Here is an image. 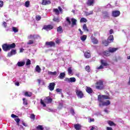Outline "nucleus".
I'll list each match as a JSON object with an SVG mask.
<instances>
[{
	"mask_svg": "<svg viewBox=\"0 0 130 130\" xmlns=\"http://www.w3.org/2000/svg\"><path fill=\"white\" fill-rule=\"evenodd\" d=\"M106 99H109V96L101 94L98 95V100L99 102L100 107H102V104L105 101Z\"/></svg>",
	"mask_w": 130,
	"mask_h": 130,
	"instance_id": "nucleus-1",
	"label": "nucleus"
},
{
	"mask_svg": "<svg viewBox=\"0 0 130 130\" xmlns=\"http://www.w3.org/2000/svg\"><path fill=\"white\" fill-rule=\"evenodd\" d=\"M51 102H52V99L48 97L46 98L44 101L41 100V105H42L43 107H46V103H47L48 104L49 103H51Z\"/></svg>",
	"mask_w": 130,
	"mask_h": 130,
	"instance_id": "nucleus-2",
	"label": "nucleus"
},
{
	"mask_svg": "<svg viewBox=\"0 0 130 130\" xmlns=\"http://www.w3.org/2000/svg\"><path fill=\"white\" fill-rule=\"evenodd\" d=\"M101 66L100 67H96V70H103L104 67H107L108 66V63L105 60H101Z\"/></svg>",
	"mask_w": 130,
	"mask_h": 130,
	"instance_id": "nucleus-3",
	"label": "nucleus"
},
{
	"mask_svg": "<svg viewBox=\"0 0 130 130\" xmlns=\"http://www.w3.org/2000/svg\"><path fill=\"white\" fill-rule=\"evenodd\" d=\"M96 89L98 90H102L104 88L103 85V81L102 80H99L96 82V85L95 86Z\"/></svg>",
	"mask_w": 130,
	"mask_h": 130,
	"instance_id": "nucleus-4",
	"label": "nucleus"
},
{
	"mask_svg": "<svg viewBox=\"0 0 130 130\" xmlns=\"http://www.w3.org/2000/svg\"><path fill=\"white\" fill-rule=\"evenodd\" d=\"M76 93L77 97L80 99H82V98H84V94L83 93V92L81 91V90L77 89L76 90Z\"/></svg>",
	"mask_w": 130,
	"mask_h": 130,
	"instance_id": "nucleus-5",
	"label": "nucleus"
},
{
	"mask_svg": "<svg viewBox=\"0 0 130 130\" xmlns=\"http://www.w3.org/2000/svg\"><path fill=\"white\" fill-rule=\"evenodd\" d=\"M64 81L65 82H67V83H75L76 82V81H77V80L75 77H71L70 78L66 77L65 78Z\"/></svg>",
	"mask_w": 130,
	"mask_h": 130,
	"instance_id": "nucleus-6",
	"label": "nucleus"
},
{
	"mask_svg": "<svg viewBox=\"0 0 130 130\" xmlns=\"http://www.w3.org/2000/svg\"><path fill=\"white\" fill-rule=\"evenodd\" d=\"M45 45L47 46V47H54V46H55V43L53 41L46 42Z\"/></svg>",
	"mask_w": 130,
	"mask_h": 130,
	"instance_id": "nucleus-7",
	"label": "nucleus"
},
{
	"mask_svg": "<svg viewBox=\"0 0 130 130\" xmlns=\"http://www.w3.org/2000/svg\"><path fill=\"white\" fill-rule=\"evenodd\" d=\"M119 16H120V11L118 10L112 11V17L116 18V17H119Z\"/></svg>",
	"mask_w": 130,
	"mask_h": 130,
	"instance_id": "nucleus-8",
	"label": "nucleus"
},
{
	"mask_svg": "<svg viewBox=\"0 0 130 130\" xmlns=\"http://www.w3.org/2000/svg\"><path fill=\"white\" fill-rule=\"evenodd\" d=\"M58 9H54L53 12L55 13L56 15H59V12H61V13H62V9L60 7H58Z\"/></svg>",
	"mask_w": 130,
	"mask_h": 130,
	"instance_id": "nucleus-9",
	"label": "nucleus"
},
{
	"mask_svg": "<svg viewBox=\"0 0 130 130\" xmlns=\"http://www.w3.org/2000/svg\"><path fill=\"white\" fill-rule=\"evenodd\" d=\"M84 56L86 58H90L91 57V52L90 50H87L84 52Z\"/></svg>",
	"mask_w": 130,
	"mask_h": 130,
	"instance_id": "nucleus-10",
	"label": "nucleus"
},
{
	"mask_svg": "<svg viewBox=\"0 0 130 130\" xmlns=\"http://www.w3.org/2000/svg\"><path fill=\"white\" fill-rule=\"evenodd\" d=\"M50 4H51V2L49 0H42V5L43 6H48Z\"/></svg>",
	"mask_w": 130,
	"mask_h": 130,
	"instance_id": "nucleus-11",
	"label": "nucleus"
},
{
	"mask_svg": "<svg viewBox=\"0 0 130 130\" xmlns=\"http://www.w3.org/2000/svg\"><path fill=\"white\" fill-rule=\"evenodd\" d=\"M2 48L4 51H8V50H10L9 44H4L3 45Z\"/></svg>",
	"mask_w": 130,
	"mask_h": 130,
	"instance_id": "nucleus-12",
	"label": "nucleus"
},
{
	"mask_svg": "<svg viewBox=\"0 0 130 130\" xmlns=\"http://www.w3.org/2000/svg\"><path fill=\"white\" fill-rule=\"evenodd\" d=\"M54 87H55V83L53 82L50 83L48 86L49 89L50 91H53V90H54Z\"/></svg>",
	"mask_w": 130,
	"mask_h": 130,
	"instance_id": "nucleus-13",
	"label": "nucleus"
},
{
	"mask_svg": "<svg viewBox=\"0 0 130 130\" xmlns=\"http://www.w3.org/2000/svg\"><path fill=\"white\" fill-rule=\"evenodd\" d=\"M17 53L16 50H12L8 54V56L11 57L12 55H15Z\"/></svg>",
	"mask_w": 130,
	"mask_h": 130,
	"instance_id": "nucleus-14",
	"label": "nucleus"
},
{
	"mask_svg": "<svg viewBox=\"0 0 130 130\" xmlns=\"http://www.w3.org/2000/svg\"><path fill=\"white\" fill-rule=\"evenodd\" d=\"M43 29L49 31V30H51L52 29V26L50 25H45L44 26Z\"/></svg>",
	"mask_w": 130,
	"mask_h": 130,
	"instance_id": "nucleus-15",
	"label": "nucleus"
},
{
	"mask_svg": "<svg viewBox=\"0 0 130 130\" xmlns=\"http://www.w3.org/2000/svg\"><path fill=\"white\" fill-rule=\"evenodd\" d=\"M38 37H40L38 35H30L28 36L27 38L28 39H35V38H38Z\"/></svg>",
	"mask_w": 130,
	"mask_h": 130,
	"instance_id": "nucleus-16",
	"label": "nucleus"
},
{
	"mask_svg": "<svg viewBox=\"0 0 130 130\" xmlns=\"http://www.w3.org/2000/svg\"><path fill=\"white\" fill-rule=\"evenodd\" d=\"M108 105H110V101L107 100L106 101H104L103 103L102 104V106H108Z\"/></svg>",
	"mask_w": 130,
	"mask_h": 130,
	"instance_id": "nucleus-17",
	"label": "nucleus"
},
{
	"mask_svg": "<svg viewBox=\"0 0 130 130\" xmlns=\"http://www.w3.org/2000/svg\"><path fill=\"white\" fill-rule=\"evenodd\" d=\"M103 18L104 19H107L109 18V13L107 11H105L103 13Z\"/></svg>",
	"mask_w": 130,
	"mask_h": 130,
	"instance_id": "nucleus-18",
	"label": "nucleus"
},
{
	"mask_svg": "<svg viewBox=\"0 0 130 130\" xmlns=\"http://www.w3.org/2000/svg\"><path fill=\"white\" fill-rule=\"evenodd\" d=\"M86 91L87 93H88V94H92V93H93V89L88 86L86 87Z\"/></svg>",
	"mask_w": 130,
	"mask_h": 130,
	"instance_id": "nucleus-19",
	"label": "nucleus"
},
{
	"mask_svg": "<svg viewBox=\"0 0 130 130\" xmlns=\"http://www.w3.org/2000/svg\"><path fill=\"white\" fill-rule=\"evenodd\" d=\"M64 77H66V73H64V72H63V73H60L58 78V79H60L61 80H62L64 78Z\"/></svg>",
	"mask_w": 130,
	"mask_h": 130,
	"instance_id": "nucleus-20",
	"label": "nucleus"
},
{
	"mask_svg": "<svg viewBox=\"0 0 130 130\" xmlns=\"http://www.w3.org/2000/svg\"><path fill=\"white\" fill-rule=\"evenodd\" d=\"M91 39L93 44H97V43H98V40H97V39L94 38V37H93L92 36L91 37Z\"/></svg>",
	"mask_w": 130,
	"mask_h": 130,
	"instance_id": "nucleus-21",
	"label": "nucleus"
},
{
	"mask_svg": "<svg viewBox=\"0 0 130 130\" xmlns=\"http://www.w3.org/2000/svg\"><path fill=\"white\" fill-rule=\"evenodd\" d=\"M71 21L72 22V27H74V26H77V19L75 18H72Z\"/></svg>",
	"mask_w": 130,
	"mask_h": 130,
	"instance_id": "nucleus-22",
	"label": "nucleus"
},
{
	"mask_svg": "<svg viewBox=\"0 0 130 130\" xmlns=\"http://www.w3.org/2000/svg\"><path fill=\"white\" fill-rule=\"evenodd\" d=\"M95 0H88L87 2V6H93Z\"/></svg>",
	"mask_w": 130,
	"mask_h": 130,
	"instance_id": "nucleus-23",
	"label": "nucleus"
},
{
	"mask_svg": "<svg viewBox=\"0 0 130 130\" xmlns=\"http://www.w3.org/2000/svg\"><path fill=\"white\" fill-rule=\"evenodd\" d=\"M114 40L113 35H110L108 38V41L109 43H111Z\"/></svg>",
	"mask_w": 130,
	"mask_h": 130,
	"instance_id": "nucleus-24",
	"label": "nucleus"
},
{
	"mask_svg": "<svg viewBox=\"0 0 130 130\" xmlns=\"http://www.w3.org/2000/svg\"><path fill=\"white\" fill-rule=\"evenodd\" d=\"M74 128L76 130H80L82 128V126H81V125L79 124H76L74 125Z\"/></svg>",
	"mask_w": 130,
	"mask_h": 130,
	"instance_id": "nucleus-25",
	"label": "nucleus"
},
{
	"mask_svg": "<svg viewBox=\"0 0 130 130\" xmlns=\"http://www.w3.org/2000/svg\"><path fill=\"white\" fill-rule=\"evenodd\" d=\"M17 65L18 67H23L25 65L24 61H19L17 62Z\"/></svg>",
	"mask_w": 130,
	"mask_h": 130,
	"instance_id": "nucleus-26",
	"label": "nucleus"
},
{
	"mask_svg": "<svg viewBox=\"0 0 130 130\" xmlns=\"http://www.w3.org/2000/svg\"><path fill=\"white\" fill-rule=\"evenodd\" d=\"M9 50L12 48H15L16 47V44L15 43H12L11 44H8Z\"/></svg>",
	"mask_w": 130,
	"mask_h": 130,
	"instance_id": "nucleus-27",
	"label": "nucleus"
},
{
	"mask_svg": "<svg viewBox=\"0 0 130 130\" xmlns=\"http://www.w3.org/2000/svg\"><path fill=\"white\" fill-rule=\"evenodd\" d=\"M36 72H37V73H41V68H40V67L39 66L37 65L35 68Z\"/></svg>",
	"mask_w": 130,
	"mask_h": 130,
	"instance_id": "nucleus-28",
	"label": "nucleus"
},
{
	"mask_svg": "<svg viewBox=\"0 0 130 130\" xmlns=\"http://www.w3.org/2000/svg\"><path fill=\"white\" fill-rule=\"evenodd\" d=\"M117 49H118V48H110L109 51H110V52H115V51H116V50H117Z\"/></svg>",
	"mask_w": 130,
	"mask_h": 130,
	"instance_id": "nucleus-29",
	"label": "nucleus"
},
{
	"mask_svg": "<svg viewBox=\"0 0 130 130\" xmlns=\"http://www.w3.org/2000/svg\"><path fill=\"white\" fill-rule=\"evenodd\" d=\"M48 74L51 75V76H56V75H57V73L55 71L54 72L49 71L48 72Z\"/></svg>",
	"mask_w": 130,
	"mask_h": 130,
	"instance_id": "nucleus-30",
	"label": "nucleus"
},
{
	"mask_svg": "<svg viewBox=\"0 0 130 130\" xmlns=\"http://www.w3.org/2000/svg\"><path fill=\"white\" fill-rule=\"evenodd\" d=\"M37 129L38 130H44V127H43V125H39L36 127Z\"/></svg>",
	"mask_w": 130,
	"mask_h": 130,
	"instance_id": "nucleus-31",
	"label": "nucleus"
},
{
	"mask_svg": "<svg viewBox=\"0 0 130 130\" xmlns=\"http://www.w3.org/2000/svg\"><path fill=\"white\" fill-rule=\"evenodd\" d=\"M104 55L105 56H109V55L110 54V51H105V52H103Z\"/></svg>",
	"mask_w": 130,
	"mask_h": 130,
	"instance_id": "nucleus-32",
	"label": "nucleus"
},
{
	"mask_svg": "<svg viewBox=\"0 0 130 130\" xmlns=\"http://www.w3.org/2000/svg\"><path fill=\"white\" fill-rule=\"evenodd\" d=\"M57 31L58 32V33H62V27H61V26H59L58 27H57Z\"/></svg>",
	"mask_w": 130,
	"mask_h": 130,
	"instance_id": "nucleus-33",
	"label": "nucleus"
},
{
	"mask_svg": "<svg viewBox=\"0 0 130 130\" xmlns=\"http://www.w3.org/2000/svg\"><path fill=\"white\" fill-rule=\"evenodd\" d=\"M25 96L26 97H31L32 96V93L28 91L25 92Z\"/></svg>",
	"mask_w": 130,
	"mask_h": 130,
	"instance_id": "nucleus-34",
	"label": "nucleus"
},
{
	"mask_svg": "<svg viewBox=\"0 0 130 130\" xmlns=\"http://www.w3.org/2000/svg\"><path fill=\"white\" fill-rule=\"evenodd\" d=\"M80 39L82 41H85L87 39V35H83L80 37Z\"/></svg>",
	"mask_w": 130,
	"mask_h": 130,
	"instance_id": "nucleus-35",
	"label": "nucleus"
},
{
	"mask_svg": "<svg viewBox=\"0 0 130 130\" xmlns=\"http://www.w3.org/2000/svg\"><path fill=\"white\" fill-rule=\"evenodd\" d=\"M12 31L13 32H14V33H18L19 32V29H18V28L16 27H12Z\"/></svg>",
	"mask_w": 130,
	"mask_h": 130,
	"instance_id": "nucleus-36",
	"label": "nucleus"
},
{
	"mask_svg": "<svg viewBox=\"0 0 130 130\" xmlns=\"http://www.w3.org/2000/svg\"><path fill=\"white\" fill-rule=\"evenodd\" d=\"M25 8H29L30 7V1H27L25 3L24 5Z\"/></svg>",
	"mask_w": 130,
	"mask_h": 130,
	"instance_id": "nucleus-37",
	"label": "nucleus"
},
{
	"mask_svg": "<svg viewBox=\"0 0 130 130\" xmlns=\"http://www.w3.org/2000/svg\"><path fill=\"white\" fill-rule=\"evenodd\" d=\"M83 29L84 30V31H87V32H89V29L87 27V25L86 24H84L83 26Z\"/></svg>",
	"mask_w": 130,
	"mask_h": 130,
	"instance_id": "nucleus-38",
	"label": "nucleus"
},
{
	"mask_svg": "<svg viewBox=\"0 0 130 130\" xmlns=\"http://www.w3.org/2000/svg\"><path fill=\"white\" fill-rule=\"evenodd\" d=\"M102 43L104 45H105V46H107L110 43L108 42V41L104 40L103 41Z\"/></svg>",
	"mask_w": 130,
	"mask_h": 130,
	"instance_id": "nucleus-39",
	"label": "nucleus"
},
{
	"mask_svg": "<svg viewBox=\"0 0 130 130\" xmlns=\"http://www.w3.org/2000/svg\"><path fill=\"white\" fill-rule=\"evenodd\" d=\"M68 72L69 75H72V74H73V70H72L71 67H70L68 69Z\"/></svg>",
	"mask_w": 130,
	"mask_h": 130,
	"instance_id": "nucleus-40",
	"label": "nucleus"
},
{
	"mask_svg": "<svg viewBox=\"0 0 130 130\" xmlns=\"http://www.w3.org/2000/svg\"><path fill=\"white\" fill-rule=\"evenodd\" d=\"M38 81L39 84H40V85H44V80H41L40 79H38Z\"/></svg>",
	"mask_w": 130,
	"mask_h": 130,
	"instance_id": "nucleus-41",
	"label": "nucleus"
},
{
	"mask_svg": "<svg viewBox=\"0 0 130 130\" xmlns=\"http://www.w3.org/2000/svg\"><path fill=\"white\" fill-rule=\"evenodd\" d=\"M80 22L81 23H83L84 22V23H86L87 22V19L85 18H82L80 19Z\"/></svg>",
	"mask_w": 130,
	"mask_h": 130,
	"instance_id": "nucleus-42",
	"label": "nucleus"
},
{
	"mask_svg": "<svg viewBox=\"0 0 130 130\" xmlns=\"http://www.w3.org/2000/svg\"><path fill=\"white\" fill-rule=\"evenodd\" d=\"M23 101L24 105H28V102L27 101V100H26V99L23 98Z\"/></svg>",
	"mask_w": 130,
	"mask_h": 130,
	"instance_id": "nucleus-43",
	"label": "nucleus"
},
{
	"mask_svg": "<svg viewBox=\"0 0 130 130\" xmlns=\"http://www.w3.org/2000/svg\"><path fill=\"white\" fill-rule=\"evenodd\" d=\"M34 43V41L33 40H29L27 42V44L28 45H31V44H33Z\"/></svg>",
	"mask_w": 130,
	"mask_h": 130,
	"instance_id": "nucleus-44",
	"label": "nucleus"
},
{
	"mask_svg": "<svg viewBox=\"0 0 130 130\" xmlns=\"http://www.w3.org/2000/svg\"><path fill=\"white\" fill-rule=\"evenodd\" d=\"M108 123H109V125H110L111 126H112L113 125H115V123H114V122H113L111 121H109L108 122Z\"/></svg>",
	"mask_w": 130,
	"mask_h": 130,
	"instance_id": "nucleus-45",
	"label": "nucleus"
},
{
	"mask_svg": "<svg viewBox=\"0 0 130 130\" xmlns=\"http://www.w3.org/2000/svg\"><path fill=\"white\" fill-rule=\"evenodd\" d=\"M15 121H16V122H17V124L18 125H20V119L19 118H15Z\"/></svg>",
	"mask_w": 130,
	"mask_h": 130,
	"instance_id": "nucleus-46",
	"label": "nucleus"
},
{
	"mask_svg": "<svg viewBox=\"0 0 130 130\" xmlns=\"http://www.w3.org/2000/svg\"><path fill=\"white\" fill-rule=\"evenodd\" d=\"M85 70L86 72H90L91 71V69H90V66H87L85 67Z\"/></svg>",
	"mask_w": 130,
	"mask_h": 130,
	"instance_id": "nucleus-47",
	"label": "nucleus"
},
{
	"mask_svg": "<svg viewBox=\"0 0 130 130\" xmlns=\"http://www.w3.org/2000/svg\"><path fill=\"white\" fill-rule=\"evenodd\" d=\"M93 14V11H90L89 12H86L85 15L86 16H90V15Z\"/></svg>",
	"mask_w": 130,
	"mask_h": 130,
	"instance_id": "nucleus-48",
	"label": "nucleus"
},
{
	"mask_svg": "<svg viewBox=\"0 0 130 130\" xmlns=\"http://www.w3.org/2000/svg\"><path fill=\"white\" fill-rule=\"evenodd\" d=\"M30 64H31V61L28 59L26 63V66H30Z\"/></svg>",
	"mask_w": 130,
	"mask_h": 130,
	"instance_id": "nucleus-49",
	"label": "nucleus"
},
{
	"mask_svg": "<svg viewBox=\"0 0 130 130\" xmlns=\"http://www.w3.org/2000/svg\"><path fill=\"white\" fill-rule=\"evenodd\" d=\"M36 20H37V21H40V20H41V16H37L36 17Z\"/></svg>",
	"mask_w": 130,
	"mask_h": 130,
	"instance_id": "nucleus-50",
	"label": "nucleus"
},
{
	"mask_svg": "<svg viewBox=\"0 0 130 130\" xmlns=\"http://www.w3.org/2000/svg\"><path fill=\"white\" fill-rule=\"evenodd\" d=\"M66 21L68 22V23L69 24V25H71V20H70V18H69V17L66 18Z\"/></svg>",
	"mask_w": 130,
	"mask_h": 130,
	"instance_id": "nucleus-51",
	"label": "nucleus"
},
{
	"mask_svg": "<svg viewBox=\"0 0 130 130\" xmlns=\"http://www.w3.org/2000/svg\"><path fill=\"white\" fill-rule=\"evenodd\" d=\"M55 42L57 44H59V43H60V40L56 39L55 40Z\"/></svg>",
	"mask_w": 130,
	"mask_h": 130,
	"instance_id": "nucleus-52",
	"label": "nucleus"
},
{
	"mask_svg": "<svg viewBox=\"0 0 130 130\" xmlns=\"http://www.w3.org/2000/svg\"><path fill=\"white\" fill-rule=\"evenodd\" d=\"M70 112H71V113H72V114L73 115H74V114H75V111L74 110V109H71L70 110Z\"/></svg>",
	"mask_w": 130,
	"mask_h": 130,
	"instance_id": "nucleus-53",
	"label": "nucleus"
},
{
	"mask_svg": "<svg viewBox=\"0 0 130 130\" xmlns=\"http://www.w3.org/2000/svg\"><path fill=\"white\" fill-rule=\"evenodd\" d=\"M58 108L59 109H61V108H62V104L60 103V104H59V106H58Z\"/></svg>",
	"mask_w": 130,
	"mask_h": 130,
	"instance_id": "nucleus-54",
	"label": "nucleus"
},
{
	"mask_svg": "<svg viewBox=\"0 0 130 130\" xmlns=\"http://www.w3.org/2000/svg\"><path fill=\"white\" fill-rule=\"evenodd\" d=\"M4 6V2L0 1V8H3Z\"/></svg>",
	"mask_w": 130,
	"mask_h": 130,
	"instance_id": "nucleus-55",
	"label": "nucleus"
},
{
	"mask_svg": "<svg viewBox=\"0 0 130 130\" xmlns=\"http://www.w3.org/2000/svg\"><path fill=\"white\" fill-rule=\"evenodd\" d=\"M30 118L31 119H35V115L34 114H31V115H30Z\"/></svg>",
	"mask_w": 130,
	"mask_h": 130,
	"instance_id": "nucleus-56",
	"label": "nucleus"
},
{
	"mask_svg": "<svg viewBox=\"0 0 130 130\" xmlns=\"http://www.w3.org/2000/svg\"><path fill=\"white\" fill-rule=\"evenodd\" d=\"M53 21H54V22H59V19H58V18H54V19H53Z\"/></svg>",
	"mask_w": 130,
	"mask_h": 130,
	"instance_id": "nucleus-57",
	"label": "nucleus"
},
{
	"mask_svg": "<svg viewBox=\"0 0 130 130\" xmlns=\"http://www.w3.org/2000/svg\"><path fill=\"white\" fill-rule=\"evenodd\" d=\"M56 92H57V93H59V92H60V93H61V89H59V88H57V89H56Z\"/></svg>",
	"mask_w": 130,
	"mask_h": 130,
	"instance_id": "nucleus-58",
	"label": "nucleus"
},
{
	"mask_svg": "<svg viewBox=\"0 0 130 130\" xmlns=\"http://www.w3.org/2000/svg\"><path fill=\"white\" fill-rule=\"evenodd\" d=\"M94 121H95V119H94L93 118H92V119L90 118L89 120L88 121V122H93Z\"/></svg>",
	"mask_w": 130,
	"mask_h": 130,
	"instance_id": "nucleus-59",
	"label": "nucleus"
},
{
	"mask_svg": "<svg viewBox=\"0 0 130 130\" xmlns=\"http://www.w3.org/2000/svg\"><path fill=\"white\" fill-rule=\"evenodd\" d=\"M11 117H12V118H16V117H17V116L14 114H12L11 115Z\"/></svg>",
	"mask_w": 130,
	"mask_h": 130,
	"instance_id": "nucleus-60",
	"label": "nucleus"
},
{
	"mask_svg": "<svg viewBox=\"0 0 130 130\" xmlns=\"http://www.w3.org/2000/svg\"><path fill=\"white\" fill-rule=\"evenodd\" d=\"M3 26H4V27H5V28H7V22L4 21L3 22Z\"/></svg>",
	"mask_w": 130,
	"mask_h": 130,
	"instance_id": "nucleus-61",
	"label": "nucleus"
},
{
	"mask_svg": "<svg viewBox=\"0 0 130 130\" xmlns=\"http://www.w3.org/2000/svg\"><path fill=\"white\" fill-rule=\"evenodd\" d=\"M113 29H111L109 31V34H113Z\"/></svg>",
	"mask_w": 130,
	"mask_h": 130,
	"instance_id": "nucleus-62",
	"label": "nucleus"
},
{
	"mask_svg": "<svg viewBox=\"0 0 130 130\" xmlns=\"http://www.w3.org/2000/svg\"><path fill=\"white\" fill-rule=\"evenodd\" d=\"M107 130H113L112 127H107Z\"/></svg>",
	"mask_w": 130,
	"mask_h": 130,
	"instance_id": "nucleus-63",
	"label": "nucleus"
},
{
	"mask_svg": "<svg viewBox=\"0 0 130 130\" xmlns=\"http://www.w3.org/2000/svg\"><path fill=\"white\" fill-rule=\"evenodd\" d=\"M106 8H111V5L110 4H108L107 6H106Z\"/></svg>",
	"mask_w": 130,
	"mask_h": 130,
	"instance_id": "nucleus-64",
	"label": "nucleus"
}]
</instances>
